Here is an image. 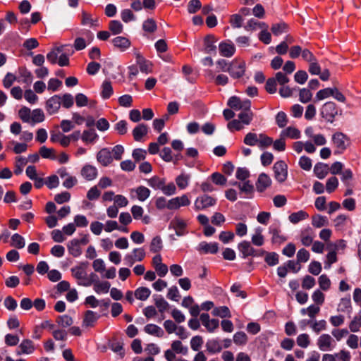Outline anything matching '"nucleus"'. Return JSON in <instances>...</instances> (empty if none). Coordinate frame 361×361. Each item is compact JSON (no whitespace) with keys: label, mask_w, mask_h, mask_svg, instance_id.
I'll use <instances>...</instances> for the list:
<instances>
[{"label":"nucleus","mask_w":361,"mask_h":361,"mask_svg":"<svg viewBox=\"0 0 361 361\" xmlns=\"http://www.w3.org/2000/svg\"><path fill=\"white\" fill-rule=\"evenodd\" d=\"M279 255L276 252H267L264 258L265 262L269 266H275L279 264Z\"/></svg>","instance_id":"338daca9"},{"label":"nucleus","mask_w":361,"mask_h":361,"mask_svg":"<svg viewBox=\"0 0 361 361\" xmlns=\"http://www.w3.org/2000/svg\"><path fill=\"white\" fill-rule=\"evenodd\" d=\"M206 348L207 351L212 354L219 353L222 350L221 344L216 339L208 341L206 343Z\"/></svg>","instance_id":"4c0bfd02"},{"label":"nucleus","mask_w":361,"mask_h":361,"mask_svg":"<svg viewBox=\"0 0 361 361\" xmlns=\"http://www.w3.org/2000/svg\"><path fill=\"white\" fill-rule=\"evenodd\" d=\"M144 331L147 334L159 338L162 337L164 334L163 329L159 326L154 324H147L144 328Z\"/></svg>","instance_id":"c756f323"},{"label":"nucleus","mask_w":361,"mask_h":361,"mask_svg":"<svg viewBox=\"0 0 361 361\" xmlns=\"http://www.w3.org/2000/svg\"><path fill=\"white\" fill-rule=\"evenodd\" d=\"M11 245L18 249H22L25 245L23 237L18 233H15L11 237Z\"/></svg>","instance_id":"a18cd8bd"},{"label":"nucleus","mask_w":361,"mask_h":361,"mask_svg":"<svg viewBox=\"0 0 361 361\" xmlns=\"http://www.w3.org/2000/svg\"><path fill=\"white\" fill-rule=\"evenodd\" d=\"M314 238V232L311 227H306L301 230L300 239L301 243L306 247L310 246L313 243Z\"/></svg>","instance_id":"4468645a"},{"label":"nucleus","mask_w":361,"mask_h":361,"mask_svg":"<svg viewBox=\"0 0 361 361\" xmlns=\"http://www.w3.org/2000/svg\"><path fill=\"white\" fill-rule=\"evenodd\" d=\"M99 317V316L97 315V313L91 310H87L85 313L82 324L86 327H92L94 326V324L97 322Z\"/></svg>","instance_id":"bb28decb"},{"label":"nucleus","mask_w":361,"mask_h":361,"mask_svg":"<svg viewBox=\"0 0 361 361\" xmlns=\"http://www.w3.org/2000/svg\"><path fill=\"white\" fill-rule=\"evenodd\" d=\"M87 262H80L78 266L71 268L72 275L78 281L87 275L86 269L88 267Z\"/></svg>","instance_id":"a211bd4d"},{"label":"nucleus","mask_w":361,"mask_h":361,"mask_svg":"<svg viewBox=\"0 0 361 361\" xmlns=\"http://www.w3.org/2000/svg\"><path fill=\"white\" fill-rule=\"evenodd\" d=\"M81 24L90 27L99 26L98 18H93L91 13L85 11L81 13Z\"/></svg>","instance_id":"6ab92c4d"},{"label":"nucleus","mask_w":361,"mask_h":361,"mask_svg":"<svg viewBox=\"0 0 361 361\" xmlns=\"http://www.w3.org/2000/svg\"><path fill=\"white\" fill-rule=\"evenodd\" d=\"M238 250L243 254L244 258L253 255L254 248L251 246L250 243L248 241H243L238 245Z\"/></svg>","instance_id":"473e14b6"},{"label":"nucleus","mask_w":361,"mask_h":361,"mask_svg":"<svg viewBox=\"0 0 361 361\" xmlns=\"http://www.w3.org/2000/svg\"><path fill=\"white\" fill-rule=\"evenodd\" d=\"M305 135L311 138L315 145L322 146L326 143V139L322 134H314L312 127L309 126L305 130Z\"/></svg>","instance_id":"2eb2a0df"},{"label":"nucleus","mask_w":361,"mask_h":361,"mask_svg":"<svg viewBox=\"0 0 361 361\" xmlns=\"http://www.w3.org/2000/svg\"><path fill=\"white\" fill-rule=\"evenodd\" d=\"M130 192H135L136 197L141 202L146 200L151 193L149 188L142 185L136 188L135 189H132Z\"/></svg>","instance_id":"cd10ccee"},{"label":"nucleus","mask_w":361,"mask_h":361,"mask_svg":"<svg viewBox=\"0 0 361 361\" xmlns=\"http://www.w3.org/2000/svg\"><path fill=\"white\" fill-rule=\"evenodd\" d=\"M136 63L142 73H149L152 71V64L147 61L140 54H136Z\"/></svg>","instance_id":"412c9836"},{"label":"nucleus","mask_w":361,"mask_h":361,"mask_svg":"<svg viewBox=\"0 0 361 361\" xmlns=\"http://www.w3.org/2000/svg\"><path fill=\"white\" fill-rule=\"evenodd\" d=\"M271 184V180L266 173H261L257 179L256 187L258 191L263 192Z\"/></svg>","instance_id":"4be33fe9"},{"label":"nucleus","mask_w":361,"mask_h":361,"mask_svg":"<svg viewBox=\"0 0 361 361\" xmlns=\"http://www.w3.org/2000/svg\"><path fill=\"white\" fill-rule=\"evenodd\" d=\"M216 203V200L215 198L207 195H204L197 197L195 201L194 207L197 211L204 210L215 205Z\"/></svg>","instance_id":"423d86ee"},{"label":"nucleus","mask_w":361,"mask_h":361,"mask_svg":"<svg viewBox=\"0 0 361 361\" xmlns=\"http://www.w3.org/2000/svg\"><path fill=\"white\" fill-rule=\"evenodd\" d=\"M274 177L280 183L284 182L288 176L287 165L283 161L276 162L273 166Z\"/></svg>","instance_id":"0eeeda50"},{"label":"nucleus","mask_w":361,"mask_h":361,"mask_svg":"<svg viewBox=\"0 0 361 361\" xmlns=\"http://www.w3.org/2000/svg\"><path fill=\"white\" fill-rule=\"evenodd\" d=\"M44 114L40 109H34L31 112L30 122L32 123H42L44 121Z\"/></svg>","instance_id":"49530a36"},{"label":"nucleus","mask_w":361,"mask_h":361,"mask_svg":"<svg viewBox=\"0 0 361 361\" xmlns=\"http://www.w3.org/2000/svg\"><path fill=\"white\" fill-rule=\"evenodd\" d=\"M61 105V97L54 95L50 97L46 102V110L49 114H56Z\"/></svg>","instance_id":"9b49d317"},{"label":"nucleus","mask_w":361,"mask_h":361,"mask_svg":"<svg viewBox=\"0 0 361 361\" xmlns=\"http://www.w3.org/2000/svg\"><path fill=\"white\" fill-rule=\"evenodd\" d=\"M154 303L161 313L164 312L169 308V304L161 295L154 298Z\"/></svg>","instance_id":"de8ad7c7"},{"label":"nucleus","mask_w":361,"mask_h":361,"mask_svg":"<svg viewBox=\"0 0 361 361\" xmlns=\"http://www.w3.org/2000/svg\"><path fill=\"white\" fill-rule=\"evenodd\" d=\"M238 118L242 124L249 125L253 118V113L250 108L248 109H243L239 114Z\"/></svg>","instance_id":"c9c22d12"},{"label":"nucleus","mask_w":361,"mask_h":361,"mask_svg":"<svg viewBox=\"0 0 361 361\" xmlns=\"http://www.w3.org/2000/svg\"><path fill=\"white\" fill-rule=\"evenodd\" d=\"M39 154L44 159H54L56 158L55 150L46 146H42L39 148Z\"/></svg>","instance_id":"09e8293b"},{"label":"nucleus","mask_w":361,"mask_h":361,"mask_svg":"<svg viewBox=\"0 0 361 361\" xmlns=\"http://www.w3.org/2000/svg\"><path fill=\"white\" fill-rule=\"evenodd\" d=\"M190 204V200L186 195H183L180 197H176L169 200L168 209L171 210H176L180 207L188 206Z\"/></svg>","instance_id":"9d476101"},{"label":"nucleus","mask_w":361,"mask_h":361,"mask_svg":"<svg viewBox=\"0 0 361 361\" xmlns=\"http://www.w3.org/2000/svg\"><path fill=\"white\" fill-rule=\"evenodd\" d=\"M20 350L16 352L17 355L31 354L35 350L33 342L30 339L23 340L19 345Z\"/></svg>","instance_id":"5701e85b"},{"label":"nucleus","mask_w":361,"mask_h":361,"mask_svg":"<svg viewBox=\"0 0 361 361\" xmlns=\"http://www.w3.org/2000/svg\"><path fill=\"white\" fill-rule=\"evenodd\" d=\"M31 112L32 111L29 108L24 106L19 110L18 116L23 122L30 123Z\"/></svg>","instance_id":"774afa93"},{"label":"nucleus","mask_w":361,"mask_h":361,"mask_svg":"<svg viewBox=\"0 0 361 361\" xmlns=\"http://www.w3.org/2000/svg\"><path fill=\"white\" fill-rule=\"evenodd\" d=\"M147 126L143 123L137 125L133 130V135L135 141H140L142 137L147 134Z\"/></svg>","instance_id":"c85d7f7f"},{"label":"nucleus","mask_w":361,"mask_h":361,"mask_svg":"<svg viewBox=\"0 0 361 361\" xmlns=\"http://www.w3.org/2000/svg\"><path fill=\"white\" fill-rule=\"evenodd\" d=\"M215 38L213 35H207L204 38V49L207 52H211L216 49Z\"/></svg>","instance_id":"052dcab7"},{"label":"nucleus","mask_w":361,"mask_h":361,"mask_svg":"<svg viewBox=\"0 0 361 361\" xmlns=\"http://www.w3.org/2000/svg\"><path fill=\"white\" fill-rule=\"evenodd\" d=\"M259 134L248 133L244 137L243 142L249 146L258 145Z\"/></svg>","instance_id":"37998d69"},{"label":"nucleus","mask_w":361,"mask_h":361,"mask_svg":"<svg viewBox=\"0 0 361 361\" xmlns=\"http://www.w3.org/2000/svg\"><path fill=\"white\" fill-rule=\"evenodd\" d=\"M310 252L305 248L300 249L297 252V263H305L310 259Z\"/></svg>","instance_id":"0e129e2a"},{"label":"nucleus","mask_w":361,"mask_h":361,"mask_svg":"<svg viewBox=\"0 0 361 361\" xmlns=\"http://www.w3.org/2000/svg\"><path fill=\"white\" fill-rule=\"evenodd\" d=\"M338 186V180L336 177L332 176L329 178L326 184V190L327 192H333Z\"/></svg>","instance_id":"e2e57ef3"},{"label":"nucleus","mask_w":361,"mask_h":361,"mask_svg":"<svg viewBox=\"0 0 361 361\" xmlns=\"http://www.w3.org/2000/svg\"><path fill=\"white\" fill-rule=\"evenodd\" d=\"M80 173L86 180L91 181L97 178L98 172L95 166L86 164L82 168Z\"/></svg>","instance_id":"f3484780"},{"label":"nucleus","mask_w":361,"mask_h":361,"mask_svg":"<svg viewBox=\"0 0 361 361\" xmlns=\"http://www.w3.org/2000/svg\"><path fill=\"white\" fill-rule=\"evenodd\" d=\"M281 137H288L291 139H298L300 137V131L295 127H288L281 133Z\"/></svg>","instance_id":"79ce46f5"},{"label":"nucleus","mask_w":361,"mask_h":361,"mask_svg":"<svg viewBox=\"0 0 361 361\" xmlns=\"http://www.w3.org/2000/svg\"><path fill=\"white\" fill-rule=\"evenodd\" d=\"M309 215L306 212L303 210H300L298 212H293L290 214L288 216V219L292 224H295L300 222V221L307 219Z\"/></svg>","instance_id":"f704fd0d"},{"label":"nucleus","mask_w":361,"mask_h":361,"mask_svg":"<svg viewBox=\"0 0 361 361\" xmlns=\"http://www.w3.org/2000/svg\"><path fill=\"white\" fill-rule=\"evenodd\" d=\"M151 290L146 287H140L135 290V297L140 300H146L150 295Z\"/></svg>","instance_id":"a19ab883"},{"label":"nucleus","mask_w":361,"mask_h":361,"mask_svg":"<svg viewBox=\"0 0 361 361\" xmlns=\"http://www.w3.org/2000/svg\"><path fill=\"white\" fill-rule=\"evenodd\" d=\"M245 67V62L243 60L235 59L230 62L228 73L233 78H240L244 75Z\"/></svg>","instance_id":"f03ea898"},{"label":"nucleus","mask_w":361,"mask_h":361,"mask_svg":"<svg viewBox=\"0 0 361 361\" xmlns=\"http://www.w3.org/2000/svg\"><path fill=\"white\" fill-rule=\"evenodd\" d=\"M317 344L322 351L331 350L336 345L333 338L327 334L321 335L317 339Z\"/></svg>","instance_id":"1a4fd4ad"},{"label":"nucleus","mask_w":361,"mask_h":361,"mask_svg":"<svg viewBox=\"0 0 361 361\" xmlns=\"http://www.w3.org/2000/svg\"><path fill=\"white\" fill-rule=\"evenodd\" d=\"M97 138L98 135L94 129L84 130L81 135V139L85 143H93Z\"/></svg>","instance_id":"72a5a7b5"},{"label":"nucleus","mask_w":361,"mask_h":361,"mask_svg":"<svg viewBox=\"0 0 361 361\" xmlns=\"http://www.w3.org/2000/svg\"><path fill=\"white\" fill-rule=\"evenodd\" d=\"M328 219L326 216L319 214L314 215L312 217V224L315 228H321L328 225Z\"/></svg>","instance_id":"c03bdc74"},{"label":"nucleus","mask_w":361,"mask_h":361,"mask_svg":"<svg viewBox=\"0 0 361 361\" xmlns=\"http://www.w3.org/2000/svg\"><path fill=\"white\" fill-rule=\"evenodd\" d=\"M273 143V140L271 137L267 136L264 133H260L259 137V144L258 147L264 149L271 146Z\"/></svg>","instance_id":"13d9d810"},{"label":"nucleus","mask_w":361,"mask_h":361,"mask_svg":"<svg viewBox=\"0 0 361 361\" xmlns=\"http://www.w3.org/2000/svg\"><path fill=\"white\" fill-rule=\"evenodd\" d=\"M69 253L75 257H79L82 253L78 239H73L68 243Z\"/></svg>","instance_id":"a878e982"},{"label":"nucleus","mask_w":361,"mask_h":361,"mask_svg":"<svg viewBox=\"0 0 361 361\" xmlns=\"http://www.w3.org/2000/svg\"><path fill=\"white\" fill-rule=\"evenodd\" d=\"M142 29L149 33L154 32L157 29L156 21L152 18L147 19L142 24Z\"/></svg>","instance_id":"8fccbe9b"},{"label":"nucleus","mask_w":361,"mask_h":361,"mask_svg":"<svg viewBox=\"0 0 361 361\" xmlns=\"http://www.w3.org/2000/svg\"><path fill=\"white\" fill-rule=\"evenodd\" d=\"M197 250L204 254L211 253L215 254L219 250L218 243H207L202 242L199 244L197 247Z\"/></svg>","instance_id":"aec40b11"},{"label":"nucleus","mask_w":361,"mask_h":361,"mask_svg":"<svg viewBox=\"0 0 361 361\" xmlns=\"http://www.w3.org/2000/svg\"><path fill=\"white\" fill-rule=\"evenodd\" d=\"M187 222L179 216H175L169 224V228L175 231L178 236H183L188 233Z\"/></svg>","instance_id":"39448f33"},{"label":"nucleus","mask_w":361,"mask_h":361,"mask_svg":"<svg viewBox=\"0 0 361 361\" xmlns=\"http://www.w3.org/2000/svg\"><path fill=\"white\" fill-rule=\"evenodd\" d=\"M114 90L110 81L105 80L102 85L101 96L103 99H109L113 94Z\"/></svg>","instance_id":"58836bf2"},{"label":"nucleus","mask_w":361,"mask_h":361,"mask_svg":"<svg viewBox=\"0 0 361 361\" xmlns=\"http://www.w3.org/2000/svg\"><path fill=\"white\" fill-rule=\"evenodd\" d=\"M190 176L182 173L176 177V183L180 189H185L189 183Z\"/></svg>","instance_id":"4d7b16f0"},{"label":"nucleus","mask_w":361,"mask_h":361,"mask_svg":"<svg viewBox=\"0 0 361 361\" xmlns=\"http://www.w3.org/2000/svg\"><path fill=\"white\" fill-rule=\"evenodd\" d=\"M146 256L142 247L135 248L130 253L125 255L124 261L126 265L132 267L136 262H142Z\"/></svg>","instance_id":"7ed1b4c3"},{"label":"nucleus","mask_w":361,"mask_h":361,"mask_svg":"<svg viewBox=\"0 0 361 361\" xmlns=\"http://www.w3.org/2000/svg\"><path fill=\"white\" fill-rule=\"evenodd\" d=\"M227 104L231 109L236 111L251 108V102L249 99L241 100L236 96L230 97Z\"/></svg>","instance_id":"6e6552de"},{"label":"nucleus","mask_w":361,"mask_h":361,"mask_svg":"<svg viewBox=\"0 0 361 361\" xmlns=\"http://www.w3.org/2000/svg\"><path fill=\"white\" fill-rule=\"evenodd\" d=\"M212 314L214 316L220 317L221 318L231 317L230 310L226 306H221L214 308L212 311Z\"/></svg>","instance_id":"864d4df0"},{"label":"nucleus","mask_w":361,"mask_h":361,"mask_svg":"<svg viewBox=\"0 0 361 361\" xmlns=\"http://www.w3.org/2000/svg\"><path fill=\"white\" fill-rule=\"evenodd\" d=\"M329 171V166L323 163H317L314 167V173L315 176L319 179L324 178L328 174Z\"/></svg>","instance_id":"7c9ffc66"},{"label":"nucleus","mask_w":361,"mask_h":361,"mask_svg":"<svg viewBox=\"0 0 361 361\" xmlns=\"http://www.w3.org/2000/svg\"><path fill=\"white\" fill-rule=\"evenodd\" d=\"M269 233L271 234L272 243L281 244L287 240V238L281 233L279 227L270 228Z\"/></svg>","instance_id":"b1692460"},{"label":"nucleus","mask_w":361,"mask_h":361,"mask_svg":"<svg viewBox=\"0 0 361 361\" xmlns=\"http://www.w3.org/2000/svg\"><path fill=\"white\" fill-rule=\"evenodd\" d=\"M171 350L178 354L186 355L188 353V348L183 346L180 341H174L171 343Z\"/></svg>","instance_id":"5fc2aeb1"},{"label":"nucleus","mask_w":361,"mask_h":361,"mask_svg":"<svg viewBox=\"0 0 361 361\" xmlns=\"http://www.w3.org/2000/svg\"><path fill=\"white\" fill-rule=\"evenodd\" d=\"M27 164V160L25 159V157L18 156L15 159V167H14V173L16 175L20 174L23 171L24 166Z\"/></svg>","instance_id":"ea45409f"},{"label":"nucleus","mask_w":361,"mask_h":361,"mask_svg":"<svg viewBox=\"0 0 361 361\" xmlns=\"http://www.w3.org/2000/svg\"><path fill=\"white\" fill-rule=\"evenodd\" d=\"M233 342L238 345H244L247 342V336L243 331L236 332L233 336Z\"/></svg>","instance_id":"bf43d9fd"},{"label":"nucleus","mask_w":361,"mask_h":361,"mask_svg":"<svg viewBox=\"0 0 361 361\" xmlns=\"http://www.w3.org/2000/svg\"><path fill=\"white\" fill-rule=\"evenodd\" d=\"M320 111L322 118L329 123L334 121L336 116L339 112L341 114V110L333 102H328L324 104Z\"/></svg>","instance_id":"f257e3e1"},{"label":"nucleus","mask_w":361,"mask_h":361,"mask_svg":"<svg viewBox=\"0 0 361 361\" xmlns=\"http://www.w3.org/2000/svg\"><path fill=\"white\" fill-rule=\"evenodd\" d=\"M97 161L103 166H107L113 161L111 152L108 148H103L97 154Z\"/></svg>","instance_id":"f8f14e48"},{"label":"nucleus","mask_w":361,"mask_h":361,"mask_svg":"<svg viewBox=\"0 0 361 361\" xmlns=\"http://www.w3.org/2000/svg\"><path fill=\"white\" fill-rule=\"evenodd\" d=\"M56 322L59 326L66 328L70 326L73 324V319L66 314L59 316L56 319Z\"/></svg>","instance_id":"69168bd1"},{"label":"nucleus","mask_w":361,"mask_h":361,"mask_svg":"<svg viewBox=\"0 0 361 361\" xmlns=\"http://www.w3.org/2000/svg\"><path fill=\"white\" fill-rule=\"evenodd\" d=\"M148 185L154 189L161 190V188L165 183V180L158 176H153L147 180Z\"/></svg>","instance_id":"6e6d98bb"},{"label":"nucleus","mask_w":361,"mask_h":361,"mask_svg":"<svg viewBox=\"0 0 361 361\" xmlns=\"http://www.w3.org/2000/svg\"><path fill=\"white\" fill-rule=\"evenodd\" d=\"M163 247L162 240L159 236L154 237L150 243V251L152 252H158Z\"/></svg>","instance_id":"680f3d73"},{"label":"nucleus","mask_w":361,"mask_h":361,"mask_svg":"<svg viewBox=\"0 0 361 361\" xmlns=\"http://www.w3.org/2000/svg\"><path fill=\"white\" fill-rule=\"evenodd\" d=\"M111 284L109 281H99L98 280H95L93 284L94 290L99 294V293H107L109 290Z\"/></svg>","instance_id":"2f4dec72"},{"label":"nucleus","mask_w":361,"mask_h":361,"mask_svg":"<svg viewBox=\"0 0 361 361\" xmlns=\"http://www.w3.org/2000/svg\"><path fill=\"white\" fill-rule=\"evenodd\" d=\"M205 77L209 80H214L215 84L217 85L224 86L228 82V78L224 74H219L215 77L214 72L211 69H207L204 71Z\"/></svg>","instance_id":"ddd939ff"},{"label":"nucleus","mask_w":361,"mask_h":361,"mask_svg":"<svg viewBox=\"0 0 361 361\" xmlns=\"http://www.w3.org/2000/svg\"><path fill=\"white\" fill-rule=\"evenodd\" d=\"M109 29L113 35H118L123 32V25L118 20H111L109 23Z\"/></svg>","instance_id":"3c124183"},{"label":"nucleus","mask_w":361,"mask_h":361,"mask_svg":"<svg viewBox=\"0 0 361 361\" xmlns=\"http://www.w3.org/2000/svg\"><path fill=\"white\" fill-rule=\"evenodd\" d=\"M63 50V46L58 47L54 48L51 51H49L47 54V60L51 63V64H56L58 61L59 54L61 53Z\"/></svg>","instance_id":"e433bc0d"},{"label":"nucleus","mask_w":361,"mask_h":361,"mask_svg":"<svg viewBox=\"0 0 361 361\" xmlns=\"http://www.w3.org/2000/svg\"><path fill=\"white\" fill-rule=\"evenodd\" d=\"M332 142L336 148L335 154H341L347 148L348 140L345 135L338 132L332 135Z\"/></svg>","instance_id":"20e7f679"},{"label":"nucleus","mask_w":361,"mask_h":361,"mask_svg":"<svg viewBox=\"0 0 361 361\" xmlns=\"http://www.w3.org/2000/svg\"><path fill=\"white\" fill-rule=\"evenodd\" d=\"M219 51L224 57H231L235 52V47L231 42H222L219 45Z\"/></svg>","instance_id":"dca6fc26"},{"label":"nucleus","mask_w":361,"mask_h":361,"mask_svg":"<svg viewBox=\"0 0 361 361\" xmlns=\"http://www.w3.org/2000/svg\"><path fill=\"white\" fill-rule=\"evenodd\" d=\"M112 43L114 46L120 49L121 51L126 50L130 46V40L125 37L118 36L112 39Z\"/></svg>","instance_id":"393cba45"},{"label":"nucleus","mask_w":361,"mask_h":361,"mask_svg":"<svg viewBox=\"0 0 361 361\" xmlns=\"http://www.w3.org/2000/svg\"><path fill=\"white\" fill-rule=\"evenodd\" d=\"M262 231L261 228H257L255 230V233L252 236V243L256 246H262L264 243Z\"/></svg>","instance_id":"603ef678"}]
</instances>
